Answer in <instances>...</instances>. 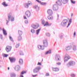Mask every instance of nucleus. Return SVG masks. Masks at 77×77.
<instances>
[{
    "mask_svg": "<svg viewBox=\"0 0 77 77\" xmlns=\"http://www.w3.org/2000/svg\"><path fill=\"white\" fill-rule=\"evenodd\" d=\"M11 49H12V47L9 46H7L5 48V50L7 53H9V52L11 51Z\"/></svg>",
    "mask_w": 77,
    "mask_h": 77,
    "instance_id": "0eeeda50",
    "label": "nucleus"
},
{
    "mask_svg": "<svg viewBox=\"0 0 77 77\" xmlns=\"http://www.w3.org/2000/svg\"><path fill=\"white\" fill-rule=\"evenodd\" d=\"M8 1H10V0H8Z\"/></svg>",
    "mask_w": 77,
    "mask_h": 77,
    "instance_id": "e2e57ef3",
    "label": "nucleus"
},
{
    "mask_svg": "<svg viewBox=\"0 0 77 77\" xmlns=\"http://www.w3.org/2000/svg\"><path fill=\"white\" fill-rule=\"evenodd\" d=\"M69 23H68V26H67V28H68V27H69V26L71 24V22H72V19H71L69 21Z\"/></svg>",
    "mask_w": 77,
    "mask_h": 77,
    "instance_id": "cd10ccee",
    "label": "nucleus"
},
{
    "mask_svg": "<svg viewBox=\"0 0 77 77\" xmlns=\"http://www.w3.org/2000/svg\"><path fill=\"white\" fill-rule=\"evenodd\" d=\"M25 15L26 16V17L29 18L30 16H31V12L29 11H27L25 13Z\"/></svg>",
    "mask_w": 77,
    "mask_h": 77,
    "instance_id": "6e6552de",
    "label": "nucleus"
},
{
    "mask_svg": "<svg viewBox=\"0 0 77 77\" xmlns=\"http://www.w3.org/2000/svg\"><path fill=\"white\" fill-rule=\"evenodd\" d=\"M19 63L20 65H22V64L23 63V60L22 59H20L19 61Z\"/></svg>",
    "mask_w": 77,
    "mask_h": 77,
    "instance_id": "bb28decb",
    "label": "nucleus"
},
{
    "mask_svg": "<svg viewBox=\"0 0 77 77\" xmlns=\"http://www.w3.org/2000/svg\"><path fill=\"white\" fill-rule=\"evenodd\" d=\"M46 76H49V75H49V73H47L46 74Z\"/></svg>",
    "mask_w": 77,
    "mask_h": 77,
    "instance_id": "603ef678",
    "label": "nucleus"
},
{
    "mask_svg": "<svg viewBox=\"0 0 77 77\" xmlns=\"http://www.w3.org/2000/svg\"><path fill=\"white\" fill-rule=\"evenodd\" d=\"M18 32L19 35H23V32L20 30H19Z\"/></svg>",
    "mask_w": 77,
    "mask_h": 77,
    "instance_id": "c756f323",
    "label": "nucleus"
},
{
    "mask_svg": "<svg viewBox=\"0 0 77 77\" xmlns=\"http://www.w3.org/2000/svg\"><path fill=\"white\" fill-rule=\"evenodd\" d=\"M52 69L54 71H59V69L57 68H53Z\"/></svg>",
    "mask_w": 77,
    "mask_h": 77,
    "instance_id": "a878e982",
    "label": "nucleus"
},
{
    "mask_svg": "<svg viewBox=\"0 0 77 77\" xmlns=\"http://www.w3.org/2000/svg\"><path fill=\"white\" fill-rule=\"evenodd\" d=\"M18 41H21V40H22V37H21V36H19L18 37Z\"/></svg>",
    "mask_w": 77,
    "mask_h": 77,
    "instance_id": "f704fd0d",
    "label": "nucleus"
},
{
    "mask_svg": "<svg viewBox=\"0 0 77 77\" xmlns=\"http://www.w3.org/2000/svg\"><path fill=\"white\" fill-rule=\"evenodd\" d=\"M2 5L4 6H8V5L6 4V2H4L2 3Z\"/></svg>",
    "mask_w": 77,
    "mask_h": 77,
    "instance_id": "2f4dec72",
    "label": "nucleus"
},
{
    "mask_svg": "<svg viewBox=\"0 0 77 77\" xmlns=\"http://www.w3.org/2000/svg\"><path fill=\"white\" fill-rule=\"evenodd\" d=\"M0 50H1V49H0Z\"/></svg>",
    "mask_w": 77,
    "mask_h": 77,
    "instance_id": "0e129e2a",
    "label": "nucleus"
},
{
    "mask_svg": "<svg viewBox=\"0 0 77 77\" xmlns=\"http://www.w3.org/2000/svg\"><path fill=\"white\" fill-rule=\"evenodd\" d=\"M72 48L71 46H69L66 47V50H71Z\"/></svg>",
    "mask_w": 77,
    "mask_h": 77,
    "instance_id": "393cba45",
    "label": "nucleus"
},
{
    "mask_svg": "<svg viewBox=\"0 0 77 77\" xmlns=\"http://www.w3.org/2000/svg\"><path fill=\"white\" fill-rule=\"evenodd\" d=\"M28 5H32V2L30 1H29L28 2Z\"/></svg>",
    "mask_w": 77,
    "mask_h": 77,
    "instance_id": "37998d69",
    "label": "nucleus"
},
{
    "mask_svg": "<svg viewBox=\"0 0 77 77\" xmlns=\"http://www.w3.org/2000/svg\"><path fill=\"white\" fill-rule=\"evenodd\" d=\"M47 13L49 15H53V12L51 9H49L47 11Z\"/></svg>",
    "mask_w": 77,
    "mask_h": 77,
    "instance_id": "f8f14e48",
    "label": "nucleus"
},
{
    "mask_svg": "<svg viewBox=\"0 0 77 77\" xmlns=\"http://www.w3.org/2000/svg\"><path fill=\"white\" fill-rule=\"evenodd\" d=\"M57 65H61V63L60 62H57L56 63Z\"/></svg>",
    "mask_w": 77,
    "mask_h": 77,
    "instance_id": "a18cd8bd",
    "label": "nucleus"
},
{
    "mask_svg": "<svg viewBox=\"0 0 77 77\" xmlns=\"http://www.w3.org/2000/svg\"><path fill=\"white\" fill-rule=\"evenodd\" d=\"M36 1H37L38 3H40L41 5H42L43 6H45V5H47V3L41 2V1H39V0H36Z\"/></svg>",
    "mask_w": 77,
    "mask_h": 77,
    "instance_id": "ddd939ff",
    "label": "nucleus"
},
{
    "mask_svg": "<svg viewBox=\"0 0 77 77\" xmlns=\"http://www.w3.org/2000/svg\"><path fill=\"white\" fill-rule=\"evenodd\" d=\"M75 65V62L73 61H69L67 64V65L68 67H69L71 66H74Z\"/></svg>",
    "mask_w": 77,
    "mask_h": 77,
    "instance_id": "20e7f679",
    "label": "nucleus"
},
{
    "mask_svg": "<svg viewBox=\"0 0 77 77\" xmlns=\"http://www.w3.org/2000/svg\"><path fill=\"white\" fill-rule=\"evenodd\" d=\"M59 15H57L58 18H59Z\"/></svg>",
    "mask_w": 77,
    "mask_h": 77,
    "instance_id": "13d9d810",
    "label": "nucleus"
},
{
    "mask_svg": "<svg viewBox=\"0 0 77 77\" xmlns=\"http://www.w3.org/2000/svg\"><path fill=\"white\" fill-rule=\"evenodd\" d=\"M38 65H41V63L38 62L37 64Z\"/></svg>",
    "mask_w": 77,
    "mask_h": 77,
    "instance_id": "3c124183",
    "label": "nucleus"
},
{
    "mask_svg": "<svg viewBox=\"0 0 77 77\" xmlns=\"http://www.w3.org/2000/svg\"><path fill=\"white\" fill-rule=\"evenodd\" d=\"M70 76L72 77H75V75L73 74L71 75Z\"/></svg>",
    "mask_w": 77,
    "mask_h": 77,
    "instance_id": "c03bdc74",
    "label": "nucleus"
},
{
    "mask_svg": "<svg viewBox=\"0 0 77 77\" xmlns=\"http://www.w3.org/2000/svg\"><path fill=\"white\" fill-rule=\"evenodd\" d=\"M9 38H10V39L11 41H12L13 42H14V40H13V39H12V38L11 36H9Z\"/></svg>",
    "mask_w": 77,
    "mask_h": 77,
    "instance_id": "ea45409f",
    "label": "nucleus"
},
{
    "mask_svg": "<svg viewBox=\"0 0 77 77\" xmlns=\"http://www.w3.org/2000/svg\"><path fill=\"white\" fill-rule=\"evenodd\" d=\"M34 8L36 9L37 11H38L39 10V7L38 5H35L33 7Z\"/></svg>",
    "mask_w": 77,
    "mask_h": 77,
    "instance_id": "2eb2a0df",
    "label": "nucleus"
},
{
    "mask_svg": "<svg viewBox=\"0 0 77 77\" xmlns=\"http://www.w3.org/2000/svg\"><path fill=\"white\" fill-rule=\"evenodd\" d=\"M9 59L11 63H13V62H15L16 60L15 58L13 57H9Z\"/></svg>",
    "mask_w": 77,
    "mask_h": 77,
    "instance_id": "9d476101",
    "label": "nucleus"
},
{
    "mask_svg": "<svg viewBox=\"0 0 77 77\" xmlns=\"http://www.w3.org/2000/svg\"><path fill=\"white\" fill-rule=\"evenodd\" d=\"M74 37L75 36H76V32H74Z\"/></svg>",
    "mask_w": 77,
    "mask_h": 77,
    "instance_id": "de8ad7c7",
    "label": "nucleus"
},
{
    "mask_svg": "<svg viewBox=\"0 0 77 77\" xmlns=\"http://www.w3.org/2000/svg\"><path fill=\"white\" fill-rule=\"evenodd\" d=\"M2 31L4 35H5V36L7 35V32H6V31L5 29H4V28L2 29Z\"/></svg>",
    "mask_w": 77,
    "mask_h": 77,
    "instance_id": "aec40b11",
    "label": "nucleus"
},
{
    "mask_svg": "<svg viewBox=\"0 0 77 77\" xmlns=\"http://www.w3.org/2000/svg\"><path fill=\"white\" fill-rule=\"evenodd\" d=\"M19 46H20V44H17L16 45V48H18V47H19Z\"/></svg>",
    "mask_w": 77,
    "mask_h": 77,
    "instance_id": "49530a36",
    "label": "nucleus"
},
{
    "mask_svg": "<svg viewBox=\"0 0 77 77\" xmlns=\"http://www.w3.org/2000/svg\"><path fill=\"white\" fill-rule=\"evenodd\" d=\"M43 46L38 45V48L39 50H44V47H47L48 46V42L47 40H43Z\"/></svg>",
    "mask_w": 77,
    "mask_h": 77,
    "instance_id": "f257e3e1",
    "label": "nucleus"
},
{
    "mask_svg": "<svg viewBox=\"0 0 77 77\" xmlns=\"http://www.w3.org/2000/svg\"><path fill=\"white\" fill-rule=\"evenodd\" d=\"M25 24H28V23H29L28 20H25Z\"/></svg>",
    "mask_w": 77,
    "mask_h": 77,
    "instance_id": "09e8293b",
    "label": "nucleus"
},
{
    "mask_svg": "<svg viewBox=\"0 0 77 77\" xmlns=\"http://www.w3.org/2000/svg\"><path fill=\"white\" fill-rule=\"evenodd\" d=\"M26 73V71H23L21 73L20 75H22V74H25V73Z\"/></svg>",
    "mask_w": 77,
    "mask_h": 77,
    "instance_id": "a19ab883",
    "label": "nucleus"
},
{
    "mask_svg": "<svg viewBox=\"0 0 77 77\" xmlns=\"http://www.w3.org/2000/svg\"><path fill=\"white\" fill-rule=\"evenodd\" d=\"M31 27L33 29H36L39 27V26H37L35 24H32L31 25Z\"/></svg>",
    "mask_w": 77,
    "mask_h": 77,
    "instance_id": "9b49d317",
    "label": "nucleus"
},
{
    "mask_svg": "<svg viewBox=\"0 0 77 77\" xmlns=\"http://www.w3.org/2000/svg\"><path fill=\"white\" fill-rule=\"evenodd\" d=\"M45 24H44V26H49V24L48 22H46L45 23Z\"/></svg>",
    "mask_w": 77,
    "mask_h": 77,
    "instance_id": "c85d7f7f",
    "label": "nucleus"
},
{
    "mask_svg": "<svg viewBox=\"0 0 77 77\" xmlns=\"http://www.w3.org/2000/svg\"><path fill=\"white\" fill-rule=\"evenodd\" d=\"M2 67V66L0 65V68H1Z\"/></svg>",
    "mask_w": 77,
    "mask_h": 77,
    "instance_id": "052dcab7",
    "label": "nucleus"
},
{
    "mask_svg": "<svg viewBox=\"0 0 77 77\" xmlns=\"http://www.w3.org/2000/svg\"><path fill=\"white\" fill-rule=\"evenodd\" d=\"M20 54L21 55V56H23L24 55V53L23 52V51H20Z\"/></svg>",
    "mask_w": 77,
    "mask_h": 77,
    "instance_id": "473e14b6",
    "label": "nucleus"
},
{
    "mask_svg": "<svg viewBox=\"0 0 77 77\" xmlns=\"http://www.w3.org/2000/svg\"><path fill=\"white\" fill-rule=\"evenodd\" d=\"M56 3H57L58 5H59L60 6H61V5H62V3L59 0H58L57 2H56Z\"/></svg>",
    "mask_w": 77,
    "mask_h": 77,
    "instance_id": "5701e85b",
    "label": "nucleus"
},
{
    "mask_svg": "<svg viewBox=\"0 0 77 77\" xmlns=\"http://www.w3.org/2000/svg\"><path fill=\"white\" fill-rule=\"evenodd\" d=\"M48 20H53V15H49L48 17Z\"/></svg>",
    "mask_w": 77,
    "mask_h": 77,
    "instance_id": "f3484780",
    "label": "nucleus"
},
{
    "mask_svg": "<svg viewBox=\"0 0 77 77\" xmlns=\"http://www.w3.org/2000/svg\"><path fill=\"white\" fill-rule=\"evenodd\" d=\"M55 58L57 60L58 59V60H60V56L59 55H56L55 56Z\"/></svg>",
    "mask_w": 77,
    "mask_h": 77,
    "instance_id": "dca6fc26",
    "label": "nucleus"
},
{
    "mask_svg": "<svg viewBox=\"0 0 77 77\" xmlns=\"http://www.w3.org/2000/svg\"><path fill=\"white\" fill-rule=\"evenodd\" d=\"M32 76L33 77H35L36 76H37V75H32Z\"/></svg>",
    "mask_w": 77,
    "mask_h": 77,
    "instance_id": "864d4df0",
    "label": "nucleus"
},
{
    "mask_svg": "<svg viewBox=\"0 0 77 77\" xmlns=\"http://www.w3.org/2000/svg\"><path fill=\"white\" fill-rule=\"evenodd\" d=\"M42 0V1H43V0Z\"/></svg>",
    "mask_w": 77,
    "mask_h": 77,
    "instance_id": "680f3d73",
    "label": "nucleus"
},
{
    "mask_svg": "<svg viewBox=\"0 0 77 77\" xmlns=\"http://www.w3.org/2000/svg\"><path fill=\"white\" fill-rule=\"evenodd\" d=\"M61 1L62 3H63V4H66L68 2V1L69 0H61Z\"/></svg>",
    "mask_w": 77,
    "mask_h": 77,
    "instance_id": "a211bd4d",
    "label": "nucleus"
},
{
    "mask_svg": "<svg viewBox=\"0 0 77 77\" xmlns=\"http://www.w3.org/2000/svg\"><path fill=\"white\" fill-rule=\"evenodd\" d=\"M71 17H72V16H73V14H72L71 15Z\"/></svg>",
    "mask_w": 77,
    "mask_h": 77,
    "instance_id": "6e6d98bb",
    "label": "nucleus"
},
{
    "mask_svg": "<svg viewBox=\"0 0 77 77\" xmlns=\"http://www.w3.org/2000/svg\"><path fill=\"white\" fill-rule=\"evenodd\" d=\"M14 69L16 71H18L20 70V67L18 65L16 66L14 68Z\"/></svg>",
    "mask_w": 77,
    "mask_h": 77,
    "instance_id": "4468645a",
    "label": "nucleus"
},
{
    "mask_svg": "<svg viewBox=\"0 0 77 77\" xmlns=\"http://www.w3.org/2000/svg\"><path fill=\"white\" fill-rule=\"evenodd\" d=\"M51 50H49V51H46L45 53V55H47L48 54H51Z\"/></svg>",
    "mask_w": 77,
    "mask_h": 77,
    "instance_id": "412c9836",
    "label": "nucleus"
},
{
    "mask_svg": "<svg viewBox=\"0 0 77 77\" xmlns=\"http://www.w3.org/2000/svg\"><path fill=\"white\" fill-rule=\"evenodd\" d=\"M70 2H71V3L72 4H73V5H75V1H74L73 0H70Z\"/></svg>",
    "mask_w": 77,
    "mask_h": 77,
    "instance_id": "c9c22d12",
    "label": "nucleus"
},
{
    "mask_svg": "<svg viewBox=\"0 0 77 77\" xmlns=\"http://www.w3.org/2000/svg\"><path fill=\"white\" fill-rule=\"evenodd\" d=\"M8 56V54H4L3 55V57H7Z\"/></svg>",
    "mask_w": 77,
    "mask_h": 77,
    "instance_id": "e433bc0d",
    "label": "nucleus"
},
{
    "mask_svg": "<svg viewBox=\"0 0 77 77\" xmlns=\"http://www.w3.org/2000/svg\"><path fill=\"white\" fill-rule=\"evenodd\" d=\"M46 35L47 36L50 37L51 36V35L50 33H46Z\"/></svg>",
    "mask_w": 77,
    "mask_h": 77,
    "instance_id": "79ce46f5",
    "label": "nucleus"
},
{
    "mask_svg": "<svg viewBox=\"0 0 77 77\" xmlns=\"http://www.w3.org/2000/svg\"><path fill=\"white\" fill-rule=\"evenodd\" d=\"M0 38L1 39H3V37L2 36V35L0 34Z\"/></svg>",
    "mask_w": 77,
    "mask_h": 77,
    "instance_id": "8fccbe9b",
    "label": "nucleus"
},
{
    "mask_svg": "<svg viewBox=\"0 0 77 77\" xmlns=\"http://www.w3.org/2000/svg\"><path fill=\"white\" fill-rule=\"evenodd\" d=\"M10 68L9 67H8V70H9Z\"/></svg>",
    "mask_w": 77,
    "mask_h": 77,
    "instance_id": "4d7b16f0",
    "label": "nucleus"
},
{
    "mask_svg": "<svg viewBox=\"0 0 77 77\" xmlns=\"http://www.w3.org/2000/svg\"><path fill=\"white\" fill-rule=\"evenodd\" d=\"M11 77H16V74L14 73H12L11 74Z\"/></svg>",
    "mask_w": 77,
    "mask_h": 77,
    "instance_id": "b1692460",
    "label": "nucleus"
},
{
    "mask_svg": "<svg viewBox=\"0 0 77 77\" xmlns=\"http://www.w3.org/2000/svg\"><path fill=\"white\" fill-rule=\"evenodd\" d=\"M41 30V28L40 27L39 29L37 30H36V35H39V32Z\"/></svg>",
    "mask_w": 77,
    "mask_h": 77,
    "instance_id": "4be33fe9",
    "label": "nucleus"
},
{
    "mask_svg": "<svg viewBox=\"0 0 77 77\" xmlns=\"http://www.w3.org/2000/svg\"><path fill=\"white\" fill-rule=\"evenodd\" d=\"M45 20H42V24H43V25H44V24H45Z\"/></svg>",
    "mask_w": 77,
    "mask_h": 77,
    "instance_id": "58836bf2",
    "label": "nucleus"
},
{
    "mask_svg": "<svg viewBox=\"0 0 77 77\" xmlns=\"http://www.w3.org/2000/svg\"><path fill=\"white\" fill-rule=\"evenodd\" d=\"M68 20L67 19H64L62 20L61 25L62 27H65L68 24Z\"/></svg>",
    "mask_w": 77,
    "mask_h": 77,
    "instance_id": "7ed1b4c3",
    "label": "nucleus"
},
{
    "mask_svg": "<svg viewBox=\"0 0 77 77\" xmlns=\"http://www.w3.org/2000/svg\"><path fill=\"white\" fill-rule=\"evenodd\" d=\"M11 21H14V18L12 16V14L10 13L8 15V20H6L7 21L6 24L8 25V23H9V21H11Z\"/></svg>",
    "mask_w": 77,
    "mask_h": 77,
    "instance_id": "f03ea898",
    "label": "nucleus"
},
{
    "mask_svg": "<svg viewBox=\"0 0 77 77\" xmlns=\"http://www.w3.org/2000/svg\"><path fill=\"white\" fill-rule=\"evenodd\" d=\"M70 59V57L68 54H66L65 55V57L64 58V62H66L69 59Z\"/></svg>",
    "mask_w": 77,
    "mask_h": 77,
    "instance_id": "423d86ee",
    "label": "nucleus"
},
{
    "mask_svg": "<svg viewBox=\"0 0 77 77\" xmlns=\"http://www.w3.org/2000/svg\"><path fill=\"white\" fill-rule=\"evenodd\" d=\"M72 50L73 51H77V46L75 45H74L72 47Z\"/></svg>",
    "mask_w": 77,
    "mask_h": 77,
    "instance_id": "6ab92c4d",
    "label": "nucleus"
},
{
    "mask_svg": "<svg viewBox=\"0 0 77 77\" xmlns=\"http://www.w3.org/2000/svg\"><path fill=\"white\" fill-rule=\"evenodd\" d=\"M31 32L32 34L35 33V30L33 29H31Z\"/></svg>",
    "mask_w": 77,
    "mask_h": 77,
    "instance_id": "7c9ffc66",
    "label": "nucleus"
},
{
    "mask_svg": "<svg viewBox=\"0 0 77 77\" xmlns=\"http://www.w3.org/2000/svg\"><path fill=\"white\" fill-rule=\"evenodd\" d=\"M70 52H71V53H72V51H70Z\"/></svg>",
    "mask_w": 77,
    "mask_h": 77,
    "instance_id": "bf43d9fd",
    "label": "nucleus"
},
{
    "mask_svg": "<svg viewBox=\"0 0 77 77\" xmlns=\"http://www.w3.org/2000/svg\"><path fill=\"white\" fill-rule=\"evenodd\" d=\"M60 38H61V39H62V38H63V34L62 33L60 34Z\"/></svg>",
    "mask_w": 77,
    "mask_h": 77,
    "instance_id": "4c0bfd02",
    "label": "nucleus"
},
{
    "mask_svg": "<svg viewBox=\"0 0 77 77\" xmlns=\"http://www.w3.org/2000/svg\"><path fill=\"white\" fill-rule=\"evenodd\" d=\"M53 9L54 11H56L58 10V6H57V5L55 4L53 6Z\"/></svg>",
    "mask_w": 77,
    "mask_h": 77,
    "instance_id": "1a4fd4ad",
    "label": "nucleus"
},
{
    "mask_svg": "<svg viewBox=\"0 0 77 77\" xmlns=\"http://www.w3.org/2000/svg\"><path fill=\"white\" fill-rule=\"evenodd\" d=\"M41 69V67H37L33 70V72H34V73H37L39 71V70H40Z\"/></svg>",
    "mask_w": 77,
    "mask_h": 77,
    "instance_id": "39448f33",
    "label": "nucleus"
},
{
    "mask_svg": "<svg viewBox=\"0 0 77 77\" xmlns=\"http://www.w3.org/2000/svg\"><path fill=\"white\" fill-rule=\"evenodd\" d=\"M24 19H27V18L25 16H24Z\"/></svg>",
    "mask_w": 77,
    "mask_h": 77,
    "instance_id": "5fc2aeb1",
    "label": "nucleus"
},
{
    "mask_svg": "<svg viewBox=\"0 0 77 77\" xmlns=\"http://www.w3.org/2000/svg\"><path fill=\"white\" fill-rule=\"evenodd\" d=\"M24 6H25V8H29V5L27 3H25L24 5Z\"/></svg>",
    "mask_w": 77,
    "mask_h": 77,
    "instance_id": "72a5a7b5",
    "label": "nucleus"
}]
</instances>
